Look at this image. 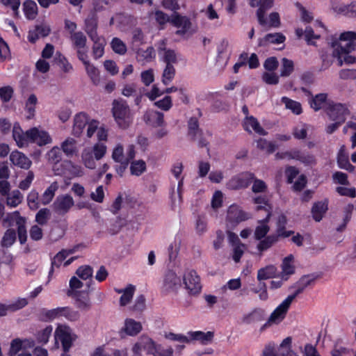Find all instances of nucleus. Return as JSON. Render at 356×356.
Returning <instances> with one entry per match:
<instances>
[{"instance_id":"1","label":"nucleus","mask_w":356,"mask_h":356,"mask_svg":"<svg viewBox=\"0 0 356 356\" xmlns=\"http://www.w3.org/2000/svg\"><path fill=\"white\" fill-rule=\"evenodd\" d=\"M316 277L313 275H307L302 276L291 288H296L295 292L289 296L276 309L270 314V316L259 327V332L262 333L274 325L280 324L286 317L287 312L293 300L309 285L312 284Z\"/></svg>"},{"instance_id":"2","label":"nucleus","mask_w":356,"mask_h":356,"mask_svg":"<svg viewBox=\"0 0 356 356\" xmlns=\"http://www.w3.org/2000/svg\"><path fill=\"white\" fill-rule=\"evenodd\" d=\"M113 115L121 129H127L132 123V115L130 108L124 100H114L112 108Z\"/></svg>"},{"instance_id":"3","label":"nucleus","mask_w":356,"mask_h":356,"mask_svg":"<svg viewBox=\"0 0 356 356\" xmlns=\"http://www.w3.org/2000/svg\"><path fill=\"white\" fill-rule=\"evenodd\" d=\"M74 206V200L71 195L61 194L56 197L51 204V209L57 216L63 217L70 212Z\"/></svg>"},{"instance_id":"4","label":"nucleus","mask_w":356,"mask_h":356,"mask_svg":"<svg viewBox=\"0 0 356 356\" xmlns=\"http://www.w3.org/2000/svg\"><path fill=\"white\" fill-rule=\"evenodd\" d=\"M339 40L337 38H333L331 45L332 47L339 45L341 53L348 54L356 49V33L354 31L342 33Z\"/></svg>"},{"instance_id":"5","label":"nucleus","mask_w":356,"mask_h":356,"mask_svg":"<svg viewBox=\"0 0 356 356\" xmlns=\"http://www.w3.org/2000/svg\"><path fill=\"white\" fill-rule=\"evenodd\" d=\"M254 179V175L250 172H243L232 176L226 183V188L230 191H239L247 188Z\"/></svg>"},{"instance_id":"6","label":"nucleus","mask_w":356,"mask_h":356,"mask_svg":"<svg viewBox=\"0 0 356 356\" xmlns=\"http://www.w3.org/2000/svg\"><path fill=\"white\" fill-rule=\"evenodd\" d=\"M76 335L71 328L65 325H59L55 331L56 340H60L64 352H68L72 342L76 339Z\"/></svg>"},{"instance_id":"7","label":"nucleus","mask_w":356,"mask_h":356,"mask_svg":"<svg viewBox=\"0 0 356 356\" xmlns=\"http://www.w3.org/2000/svg\"><path fill=\"white\" fill-rule=\"evenodd\" d=\"M45 316L49 320L65 317L69 321H76L79 318V314L78 312L72 310L70 307H65L48 310L45 312Z\"/></svg>"},{"instance_id":"8","label":"nucleus","mask_w":356,"mask_h":356,"mask_svg":"<svg viewBox=\"0 0 356 356\" xmlns=\"http://www.w3.org/2000/svg\"><path fill=\"white\" fill-rule=\"evenodd\" d=\"M327 114L330 120L344 123L349 115V111L344 104H332L327 108Z\"/></svg>"},{"instance_id":"9","label":"nucleus","mask_w":356,"mask_h":356,"mask_svg":"<svg viewBox=\"0 0 356 356\" xmlns=\"http://www.w3.org/2000/svg\"><path fill=\"white\" fill-rule=\"evenodd\" d=\"M185 288L191 294L198 293L202 288L200 280L196 272L193 270L187 271L183 278Z\"/></svg>"},{"instance_id":"10","label":"nucleus","mask_w":356,"mask_h":356,"mask_svg":"<svg viewBox=\"0 0 356 356\" xmlns=\"http://www.w3.org/2000/svg\"><path fill=\"white\" fill-rule=\"evenodd\" d=\"M249 218L248 213L241 210L236 205H232L229 207L227 211V221L232 226L245 221Z\"/></svg>"},{"instance_id":"11","label":"nucleus","mask_w":356,"mask_h":356,"mask_svg":"<svg viewBox=\"0 0 356 356\" xmlns=\"http://www.w3.org/2000/svg\"><path fill=\"white\" fill-rule=\"evenodd\" d=\"M29 141L37 143L39 146H43L50 144L52 139L49 134L43 130H40L36 127L28 130Z\"/></svg>"},{"instance_id":"12","label":"nucleus","mask_w":356,"mask_h":356,"mask_svg":"<svg viewBox=\"0 0 356 356\" xmlns=\"http://www.w3.org/2000/svg\"><path fill=\"white\" fill-rule=\"evenodd\" d=\"M156 346V344L152 339L148 337L143 336L135 343L132 351L141 355L140 352L143 350L147 351V354L154 355Z\"/></svg>"},{"instance_id":"13","label":"nucleus","mask_w":356,"mask_h":356,"mask_svg":"<svg viewBox=\"0 0 356 356\" xmlns=\"http://www.w3.org/2000/svg\"><path fill=\"white\" fill-rule=\"evenodd\" d=\"M67 294L75 299L76 307L79 309L85 311L90 309L91 302L88 292L68 291Z\"/></svg>"},{"instance_id":"14","label":"nucleus","mask_w":356,"mask_h":356,"mask_svg":"<svg viewBox=\"0 0 356 356\" xmlns=\"http://www.w3.org/2000/svg\"><path fill=\"white\" fill-rule=\"evenodd\" d=\"M266 312L260 307H255L250 312L245 314L241 318V322L245 325H251L263 321L265 319Z\"/></svg>"},{"instance_id":"15","label":"nucleus","mask_w":356,"mask_h":356,"mask_svg":"<svg viewBox=\"0 0 356 356\" xmlns=\"http://www.w3.org/2000/svg\"><path fill=\"white\" fill-rule=\"evenodd\" d=\"M157 50L159 54L162 56V60L165 65L177 63V54L174 50L165 47V41L164 40L159 42Z\"/></svg>"},{"instance_id":"16","label":"nucleus","mask_w":356,"mask_h":356,"mask_svg":"<svg viewBox=\"0 0 356 356\" xmlns=\"http://www.w3.org/2000/svg\"><path fill=\"white\" fill-rule=\"evenodd\" d=\"M171 23L176 27L181 29L176 31L177 35L185 34L191 28V23L186 17H183L175 13L171 19Z\"/></svg>"},{"instance_id":"17","label":"nucleus","mask_w":356,"mask_h":356,"mask_svg":"<svg viewBox=\"0 0 356 356\" xmlns=\"http://www.w3.org/2000/svg\"><path fill=\"white\" fill-rule=\"evenodd\" d=\"M144 120L147 124L154 127H162L164 124V115L157 111L146 112Z\"/></svg>"},{"instance_id":"18","label":"nucleus","mask_w":356,"mask_h":356,"mask_svg":"<svg viewBox=\"0 0 356 356\" xmlns=\"http://www.w3.org/2000/svg\"><path fill=\"white\" fill-rule=\"evenodd\" d=\"M10 161L13 165L26 170L29 169L32 163L26 156L18 151H14L10 154Z\"/></svg>"},{"instance_id":"19","label":"nucleus","mask_w":356,"mask_h":356,"mask_svg":"<svg viewBox=\"0 0 356 356\" xmlns=\"http://www.w3.org/2000/svg\"><path fill=\"white\" fill-rule=\"evenodd\" d=\"M274 0H259V8L257 10V17L259 24L265 26L267 25V20L265 15L267 10L273 6Z\"/></svg>"},{"instance_id":"20","label":"nucleus","mask_w":356,"mask_h":356,"mask_svg":"<svg viewBox=\"0 0 356 356\" xmlns=\"http://www.w3.org/2000/svg\"><path fill=\"white\" fill-rule=\"evenodd\" d=\"M85 31L91 40L99 37L97 33V17L95 13L90 15L85 20Z\"/></svg>"},{"instance_id":"21","label":"nucleus","mask_w":356,"mask_h":356,"mask_svg":"<svg viewBox=\"0 0 356 356\" xmlns=\"http://www.w3.org/2000/svg\"><path fill=\"white\" fill-rule=\"evenodd\" d=\"M286 40L282 33H268L258 40L259 47H266L270 44H278L283 43Z\"/></svg>"},{"instance_id":"22","label":"nucleus","mask_w":356,"mask_h":356,"mask_svg":"<svg viewBox=\"0 0 356 356\" xmlns=\"http://www.w3.org/2000/svg\"><path fill=\"white\" fill-rule=\"evenodd\" d=\"M88 122L89 121L88 115L85 113H79L76 114L74 119L72 134L76 137H79Z\"/></svg>"},{"instance_id":"23","label":"nucleus","mask_w":356,"mask_h":356,"mask_svg":"<svg viewBox=\"0 0 356 356\" xmlns=\"http://www.w3.org/2000/svg\"><path fill=\"white\" fill-rule=\"evenodd\" d=\"M243 127L245 130L248 132H252V129L259 135L265 136L267 134V132L260 126L258 120L253 116L245 117L243 122Z\"/></svg>"},{"instance_id":"24","label":"nucleus","mask_w":356,"mask_h":356,"mask_svg":"<svg viewBox=\"0 0 356 356\" xmlns=\"http://www.w3.org/2000/svg\"><path fill=\"white\" fill-rule=\"evenodd\" d=\"M328 209V200H324L323 201H318L314 204L312 208V213L314 219L316 222H319L322 220L324 214Z\"/></svg>"},{"instance_id":"25","label":"nucleus","mask_w":356,"mask_h":356,"mask_svg":"<svg viewBox=\"0 0 356 356\" xmlns=\"http://www.w3.org/2000/svg\"><path fill=\"white\" fill-rule=\"evenodd\" d=\"M13 136L16 141L18 147H22L28 145L29 142V136L28 131L25 133L22 131L19 126L15 125L13 130Z\"/></svg>"},{"instance_id":"26","label":"nucleus","mask_w":356,"mask_h":356,"mask_svg":"<svg viewBox=\"0 0 356 356\" xmlns=\"http://www.w3.org/2000/svg\"><path fill=\"white\" fill-rule=\"evenodd\" d=\"M254 202L258 206L257 207V211L264 210L266 211V217L262 220L263 222H268L271 216L272 207L268 203V200L264 196H259L254 198Z\"/></svg>"},{"instance_id":"27","label":"nucleus","mask_w":356,"mask_h":356,"mask_svg":"<svg viewBox=\"0 0 356 356\" xmlns=\"http://www.w3.org/2000/svg\"><path fill=\"white\" fill-rule=\"evenodd\" d=\"M188 135L191 137L193 141L197 140V136L202 135V131L199 128V122L197 118L192 117L188 122Z\"/></svg>"},{"instance_id":"28","label":"nucleus","mask_w":356,"mask_h":356,"mask_svg":"<svg viewBox=\"0 0 356 356\" xmlns=\"http://www.w3.org/2000/svg\"><path fill=\"white\" fill-rule=\"evenodd\" d=\"M293 260V257L292 254H290L288 257H285L283 260V262L282 264V278L284 280H287L288 276L293 274L295 272V267L291 264Z\"/></svg>"},{"instance_id":"29","label":"nucleus","mask_w":356,"mask_h":356,"mask_svg":"<svg viewBox=\"0 0 356 356\" xmlns=\"http://www.w3.org/2000/svg\"><path fill=\"white\" fill-rule=\"evenodd\" d=\"M123 330L127 334L134 336L141 331L142 325L140 322L136 321L131 318H128L125 321Z\"/></svg>"},{"instance_id":"30","label":"nucleus","mask_w":356,"mask_h":356,"mask_svg":"<svg viewBox=\"0 0 356 356\" xmlns=\"http://www.w3.org/2000/svg\"><path fill=\"white\" fill-rule=\"evenodd\" d=\"M164 284L168 289H175L181 285V281L175 272L169 270L165 275Z\"/></svg>"},{"instance_id":"31","label":"nucleus","mask_w":356,"mask_h":356,"mask_svg":"<svg viewBox=\"0 0 356 356\" xmlns=\"http://www.w3.org/2000/svg\"><path fill=\"white\" fill-rule=\"evenodd\" d=\"M58 188V184L56 181L53 182L42 194L40 201L43 205H47L53 200L56 191Z\"/></svg>"},{"instance_id":"32","label":"nucleus","mask_w":356,"mask_h":356,"mask_svg":"<svg viewBox=\"0 0 356 356\" xmlns=\"http://www.w3.org/2000/svg\"><path fill=\"white\" fill-rule=\"evenodd\" d=\"M61 149L63 152L67 156H72L74 155L76 151V141L72 138H66L62 143H61Z\"/></svg>"},{"instance_id":"33","label":"nucleus","mask_w":356,"mask_h":356,"mask_svg":"<svg viewBox=\"0 0 356 356\" xmlns=\"http://www.w3.org/2000/svg\"><path fill=\"white\" fill-rule=\"evenodd\" d=\"M22 200L23 195L19 190H14L6 196V204L10 207H17Z\"/></svg>"},{"instance_id":"34","label":"nucleus","mask_w":356,"mask_h":356,"mask_svg":"<svg viewBox=\"0 0 356 356\" xmlns=\"http://www.w3.org/2000/svg\"><path fill=\"white\" fill-rule=\"evenodd\" d=\"M23 6L25 15L29 19H33L36 17L38 7L35 1L26 0L24 1Z\"/></svg>"},{"instance_id":"35","label":"nucleus","mask_w":356,"mask_h":356,"mask_svg":"<svg viewBox=\"0 0 356 356\" xmlns=\"http://www.w3.org/2000/svg\"><path fill=\"white\" fill-rule=\"evenodd\" d=\"M276 273L277 268L273 265H269L258 270L257 279L258 280L261 281L273 278L275 276Z\"/></svg>"},{"instance_id":"36","label":"nucleus","mask_w":356,"mask_h":356,"mask_svg":"<svg viewBox=\"0 0 356 356\" xmlns=\"http://www.w3.org/2000/svg\"><path fill=\"white\" fill-rule=\"evenodd\" d=\"M290 159H296L305 163H312L314 161L312 155L302 152L298 149H293L290 151Z\"/></svg>"},{"instance_id":"37","label":"nucleus","mask_w":356,"mask_h":356,"mask_svg":"<svg viewBox=\"0 0 356 356\" xmlns=\"http://www.w3.org/2000/svg\"><path fill=\"white\" fill-rule=\"evenodd\" d=\"M85 67L92 83L95 86L99 85L100 83V76L98 69L90 63H86Z\"/></svg>"},{"instance_id":"38","label":"nucleus","mask_w":356,"mask_h":356,"mask_svg":"<svg viewBox=\"0 0 356 356\" xmlns=\"http://www.w3.org/2000/svg\"><path fill=\"white\" fill-rule=\"evenodd\" d=\"M189 334L193 339L200 341L202 344H207L211 342L214 336L213 332H203L201 331H196L191 332Z\"/></svg>"},{"instance_id":"39","label":"nucleus","mask_w":356,"mask_h":356,"mask_svg":"<svg viewBox=\"0 0 356 356\" xmlns=\"http://www.w3.org/2000/svg\"><path fill=\"white\" fill-rule=\"evenodd\" d=\"M327 95L326 93H320L314 97H312L309 101L310 106L316 111L323 108L325 104Z\"/></svg>"},{"instance_id":"40","label":"nucleus","mask_w":356,"mask_h":356,"mask_svg":"<svg viewBox=\"0 0 356 356\" xmlns=\"http://www.w3.org/2000/svg\"><path fill=\"white\" fill-rule=\"evenodd\" d=\"M82 161L86 168L90 169H95L96 167V162L95 156H93L92 151L88 148L84 149L81 154Z\"/></svg>"},{"instance_id":"41","label":"nucleus","mask_w":356,"mask_h":356,"mask_svg":"<svg viewBox=\"0 0 356 356\" xmlns=\"http://www.w3.org/2000/svg\"><path fill=\"white\" fill-rule=\"evenodd\" d=\"M70 40L76 49H84L86 47L87 38L81 31L72 33V35H70Z\"/></svg>"},{"instance_id":"42","label":"nucleus","mask_w":356,"mask_h":356,"mask_svg":"<svg viewBox=\"0 0 356 356\" xmlns=\"http://www.w3.org/2000/svg\"><path fill=\"white\" fill-rule=\"evenodd\" d=\"M94 44L92 46V54L95 59L101 58L104 54V40L101 37H97L96 40H91Z\"/></svg>"},{"instance_id":"43","label":"nucleus","mask_w":356,"mask_h":356,"mask_svg":"<svg viewBox=\"0 0 356 356\" xmlns=\"http://www.w3.org/2000/svg\"><path fill=\"white\" fill-rule=\"evenodd\" d=\"M47 159L49 163L57 165L62 159L60 149L57 146L51 148L47 154Z\"/></svg>"},{"instance_id":"44","label":"nucleus","mask_w":356,"mask_h":356,"mask_svg":"<svg viewBox=\"0 0 356 356\" xmlns=\"http://www.w3.org/2000/svg\"><path fill=\"white\" fill-rule=\"evenodd\" d=\"M27 203L30 209L37 210L41 203L39 194L35 190H32L27 196Z\"/></svg>"},{"instance_id":"45","label":"nucleus","mask_w":356,"mask_h":356,"mask_svg":"<svg viewBox=\"0 0 356 356\" xmlns=\"http://www.w3.org/2000/svg\"><path fill=\"white\" fill-rule=\"evenodd\" d=\"M113 51L119 55H124L127 49L125 43L118 38H113L111 42Z\"/></svg>"},{"instance_id":"46","label":"nucleus","mask_w":356,"mask_h":356,"mask_svg":"<svg viewBox=\"0 0 356 356\" xmlns=\"http://www.w3.org/2000/svg\"><path fill=\"white\" fill-rule=\"evenodd\" d=\"M175 68L173 65H165L162 74V82L164 85H168L175 76Z\"/></svg>"},{"instance_id":"47","label":"nucleus","mask_w":356,"mask_h":356,"mask_svg":"<svg viewBox=\"0 0 356 356\" xmlns=\"http://www.w3.org/2000/svg\"><path fill=\"white\" fill-rule=\"evenodd\" d=\"M337 163L339 168L345 169L349 172H353L355 170V166L350 163L348 156L342 152H339L338 154Z\"/></svg>"},{"instance_id":"48","label":"nucleus","mask_w":356,"mask_h":356,"mask_svg":"<svg viewBox=\"0 0 356 356\" xmlns=\"http://www.w3.org/2000/svg\"><path fill=\"white\" fill-rule=\"evenodd\" d=\"M51 217V211L47 208L40 209L35 215V222L40 225L47 224Z\"/></svg>"},{"instance_id":"49","label":"nucleus","mask_w":356,"mask_h":356,"mask_svg":"<svg viewBox=\"0 0 356 356\" xmlns=\"http://www.w3.org/2000/svg\"><path fill=\"white\" fill-rule=\"evenodd\" d=\"M277 241V236L273 234L269 235L259 243V244L257 245V249L260 252L266 250L267 249L270 248Z\"/></svg>"},{"instance_id":"50","label":"nucleus","mask_w":356,"mask_h":356,"mask_svg":"<svg viewBox=\"0 0 356 356\" xmlns=\"http://www.w3.org/2000/svg\"><path fill=\"white\" fill-rule=\"evenodd\" d=\"M294 70L293 62L286 58L282 59V65L280 70L281 76H289Z\"/></svg>"},{"instance_id":"51","label":"nucleus","mask_w":356,"mask_h":356,"mask_svg":"<svg viewBox=\"0 0 356 356\" xmlns=\"http://www.w3.org/2000/svg\"><path fill=\"white\" fill-rule=\"evenodd\" d=\"M250 291L254 293H258L259 298L262 301H266L268 298L267 286L264 282H260L258 286H251Z\"/></svg>"},{"instance_id":"52","label":"nucleus","mask_w":356,"mask_h":356,"mask_svg":"<svg viewBox=\"0 0 356 356\" xmlns=\"http://www.w3.org/2000/svg\"><path fill=\"white\" fill-rule=\"evenodd\" d=\"M282 102L285 104L286 108L291 110L295 114L298 115L302 112L301 104L298 102L284 97L282 98Z\"/></svg>"},{"instance_id":"53","label":"nucleus","mask_w":356,"mask_h":356,"mask_svg":"<svg viewBox=\"0 0 356 356\" xmlns=\"http://www.w3.org/2000/svg\"><path fill=\"white\" fill-rule=\"evenodd\" d=\"M16 240V232L14 229H8L1 241V245L2 247L8 248L10 247Z\"/></svg>"},{"instance_id":"54","label":"nucleus","mask_w":356,"mask_h":356,"mask_svg":"<svg viewBox=\"0 0 356 356\" xmlns=\"http://www.w3.org/2000/svg\"><path fill=\"white\" fill-rule=\"evenodd\" d=\"M135 291V286L129 284L125 288V291L120 299V304L121 306H125L131 300Z\"/></svg>"},{"instance_id":"55","label":"nucleus","mask_w":356,"mask_h":356,"mask_svg":"<svg viewBox=\"0 0 356 356\" xmlns=\"http://www.w3.org/2000/svg\"><path fill=\"white\" fill-rule=\"evenodd\" d=\"M136 54L139 58L146 61H150L155 57V51L152 47H149L145 50L137 47Z\"/></svg>"},{"instance_id":"56","label":"nucleus","mask_w":356,"mask_h":356,"mask_svg":"<svg viewBox=\"0 0 356 356\" xmlns=\"http://www.w3.org/2000/svg\"><path fill=\"white\" fill-rule=\"evenodd\" d=\"M146 169V163L143 160L136 161L131 163L130 170L132 175L139 176Z\"/></svg>"},{"instance_id":"57","label":"nucleus","mask_w":356,"mask_h":356,"mask_svg":"<svg viewBox=\"0 0 356 356\" xmlns=\"http://www.w3.org/2000/svg\"><path fill=\"white\" fill-rule=\"evenodd\" d=\"M145 35L142 30L136 28L132 31V44L134 47H138L140 44L144 43Z\"/></svg>"},{"instance_id":"58","label":"nucleus","mask_w":356,"mask_h":356,"mask_svg":"<svg viewBox=\"0 0 356 356\" xmlns=\"http://www.w3.org/2000/svg\"><path fill=\"white\" fill-rule=\"evenodd\" d=\"M67 257L65 250H62L59 252H58L54 257L53 258L51 261V268L49 271V276L51 275V274L54 272V268L57 267L58 268L62 262L64 261V259Z\"/></svg>"},{"instance_id":"59","label":"nucleus","mask_w":356,"mask_h":356,"mask_svg":"<svg viewBox=\"0 0 356 356\" xmlns=\"http://www.w3.org/2000/svg\"><path fill=\"white\" fill-rule=\"evenodd\" d=\"M257 147L261 150L266 151L268 154H271L277 148V146L267 141L266 139L260 138L257 141Z\"/></svg>"},{"instance_id":"60","label":"nucleus","mask_w":356,"mask_h":356,"mask_svg":"<svg viewBox=\"0 0 356 356\" xmlns=\"http://www.w3.org/2000/svg\"><path fill=\"white\" fill-rule=\"evenodd\" d=\"M3 220L9 225H12L14 222H15L17 225L22 222H25L24 218L20 216L19 211L8 213Z\"/></svg>"},{"instance_id":"61","label":"nucleus","mask_w":356,"mask_h":356,"mask_svg":"<svg viewBox=\"0 0 356 356\" xmlns=\"http://www.w3.org/2000/svg\"><path fill=\"white\" fill-rule=\"evenodd\" d=\"M90 149L92 151L95 159L98 161L104 156L106 152V146L103 143H98Z\"/></svg>"},{"instance_id":"62","label":"nucleus","mask_w":356,"mask_h":356,"mask_svg":"<svg viewBox=\"0 0 356 356\" xmlns=\"http://www.w3.org/2000/svg\"><path fill=\"white\" fill-rule=\"evenodd\" d=\"M259 222L261 225L257 226L254 231V238L257 240L264 238L270 230V227L266 225L267 222H263L262 220H260Z\"/></svg>"},{"instance_id":"63","label":"nucleus","mask_w":356,"mask_h":356,"mask_svg":"<svg viewBox=\"0 0 356 356\" xmlns=\"http://www.w3.org/2000/svg\"><path fill=\"white\" fill-rule=\"evenodd\" d=\"M92 268L90 266H83L79 267L76 271V274L82 280H87L92 277Z\"/></svg>"},{"instance_id":"64","label":"nucleus","mask_w":356,"mask_h":356,"mask_svg":"<svg viewBox=\"0 0 356 356\" xmlns=\"http://www.w3.org/2000/svg\"><path fill=\"white\" fill-rule=\"evenodd\" d=\"M154 104L159 108L167 111L172 106L171 97L165 96L162 99L155 102Z\"/></svg>"}]
</instances>
